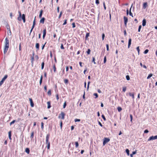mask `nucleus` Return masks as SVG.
Here are the masks:
<instances>
[{"label":"nucleus","mask_w":157,"mask_h":157,"mask_svg":"<svg viewBox=\"0 0 157 157\" xmlns=\"http://www.w3.org/2000/svg\"><path fill=\"white\" fill-rule=\"evenodd\" d=\"M95 3L97 4H98L99 3V0H95Z\"/></svg>","instance_id":"nucleus-52"},{"label":"nucleus","mask_w":157,"mask_h":157,"mask_svg":"<svg viewBox=\"0 0 157 157\" xmlns=\"http://www.w3.org/2000/svg\"><path fill=\"white\" fill-rule=\"evenodd\" d=\"M146 20L145 19H144L142 21V25L143 26H144L146 25Z\"/></svg>","instance_id":"nucleus-13"},{"label":"nucleus","mask_w":157,"mask_h":157,"mask_svg":"<svg viewBox=\"0 0 157 157\" xmlns=\"http://www.w3.org/2000/svg\"><path fill=\"white\" fill-rule=\"evenodd\" d=\"M65 116V114L63 112H61L60 114L59 115L58 118H61L62 120H63L64 119Z\"/></svg>","instance_id":"nucleus-2"},{"label":"nucleus","mask_w":157,"mask_h":157,"mask_svg":"<svg viewBox=\"0 0 157 157\" xmlns=\"http://www.w3.org/2000/svg\"><path fill=\"white\" fill-rule=\"evenodd\" d=\"M33 136H34V132H33L32 133H31V136H30V138H33Z\"/></svg>","instance_id":"nucleus-33"},{"label":"nucleus","mask_w":157,"mask_h":157,"mask_svg":"<svg viewBox=\"0 0 157 157\" xmlns=\"http://www.w3.org/2000/svg\"><path fill=\"white\" fill-rule=\"evenodd\" d=\"M91 12L95 13H94V9H92L91 10Z\"/></svg>","instance_id":"nucleus-58"},{"label":"nucleus","mask_w":157,"mask_h":157,"mask_svg":"<svg viewBox=\"0 0 157 157\" xmlns=\"http://www.w3.org/2000/svg\"><path fill=\"white\" fill-rule=\"evenodd\" d=\"M126 90V87H124L123 88V90L124 92H125Z\"/></svg>","instance_id":"nucleus-51"},{"label":"nucleus","mask_w":157,"mask_h":157,"mask_svg":"<svg viewBox=\"0 0 157 157\" xmlns=\"http://www.w3.org/2000/svg\"><path fill=\"white\" fill-rule=\"evenodd\" d=\"M124 25H125V26H126L127 25V24L128 21V19L127 17L124 16Z\"/></svg>","instance_id":"nucleus-6"},{"label":"nucleus","mask_w":157,"mask_h":157,"mask_svg":"<svg viewBox=\"0 0 157 157\" xmlns=\"http://www.w3.org/2000/svg\"><path fill=\"white\" fill-rule=\"evenodd\" d=\"M133 5L132 4V6H131L130 8V11H129V15L130 16H132V17H133V14H132V12H131V8H132V6Z\"/></svg>","instance_id":"nucleus-18"},{"label":"nucleus","mask_w":157,"mask_h":157,"mask_svg":"<svg viewBox=\"0 0 157 157\" xmlns=\"http://www.w3.org/2000/svg\"><path fill=\"white\" fill-rule=\"evenodd\" d=\"M18 13L19 14V16L17 18V20L19 21H21V17L22 15H21V13L20 11H18Z\"/></svg>","instance_id":"nucleus-8"},{"label":"nucleus","mask_w":157,"mask_h":157,"mask_svg":"<svg viewBox=\"0 0 157 157\" xmlns=\"http://www.w3.org/2000/svg\"><path fill=\"white\" fill-rule=\"evenodd\" d=\"M117 110L118 112H121L122 110L121 108V107H118L117 108Z\"/></svg>","instance_id":"nucleus-30"},{"label":"nucleus","mask_w":157,"mask_h":157,"mask_svg":"<svg viewBox=\"0 0 157 157\" xmlns=\"http://www.w3.org/2000/svg\"><path fill=\"white\" fill-rule=\"evenodd\" d=\"M46 44V42L45 43V44L43 45L42 46V50H43L44 49V48L45 47V44Z\"/></svg>","instance_id":"nucleus-61"},{"label":"nucleus","mask_w":157,"mask_h":157,"mask_svg":"<svg viewBox=\"0 0 157 157\" xmlns=\"http://www.w3.org/2000/svg\"><path fill=\"white\" fill-rule=\"evenodd\" d=\"M67 20L66 19L64 20V22L63 23V25H64L67 24Z\"/></svg>","instance_id":"nucleus-54"},{"label":"nucleus","mask_w":157,"mask_h":157,"mask_svg":"<svg viewBox=\"0 0 157 157\" xmlns=\"http://www.w3.org/2000/svg\"><path fill=\"white\" fill-rule=\"evenodd\" d=\"M75 147L76 148H77L78 146V142H75Z\"/></svg>","instance_id":"nucleus-32"},{"label":"nucleus","mask_w":157,"mask_h":157,"mask_svg":"<svg viewBox=\"0 0 157 157\" xmlns=\"http://www.w3.org/2000/svg\"><path fill=\"white\" fill-rule=\"evenodd\" d=\"M50 135L48 134L47 135L46 138V144H47V149H49L50 148V142L48 141L49 139V138Z\"/></svg>","instance_id":"nucleus-1"},{"label":"nucleus","mask_w":157,"mask_h":157,"mask_svg":"<svg viewBox=\"0 0 157 157\" xmlns=\"http://www.w3.org/2000/svg\"><path fill=\"white\" fill-rule=\"evenodd\" d=\"M89 36V33H86L85 38H87Z\"/></svg>","instance_id":"nucleus-55"},{"label":"nucleus","mask_w":157,"mask_h":157,"mask_svg":"<svg viewBox=\"0 0 157 157\" xmlns=\"http://www.w3.org/2000/svg\"><path fill=\"white\" fill-rule=\"evenodd\" d=\"M80 121V120L79 119H76L75 120V122H79Z\"/></svg>","instance_id":"nucleus-47"},{"label":"nucleus","mask_w":157,"mask_h":157,"mask_svg":"<svg viewBox=\"0 0 157 157\" xmlns=\"http://www.w3.org/2000/svg\"><path fill=\"white\" fill-rule=\"evenodd\" d=\"M31 62H33V61H34V57L33 56V57H32L31 58Z\"/></svg>","instance_id":"nucleus-62"},{"label":"nucleus","mask_w":157,"mask_h":157,"mask_svg":"<svg viewBox=\"0 0 157 157\" xmlns=\"http://www.w3.org/2000/svg\"><path fill=\"white\" fill-rule=\"evenodd\" d=\"M94 95L95 96V98H98V94L97 93H95L94 94Z\"/></svg>","instance_id":"nucleus-53"},{"label":"nucleus","mask_w":157,"mask_h":157,"mask_svg":"<svg viewBox=\"0 0 157 157\" xmlns=\"http://www.w3.org/2000/svg\"><path fill=\"white\" fill-rule=\"evenodd\" d=\"M29 101H30L31 106L32 107H33L34 106V103H33V101L32 99V98H29Z\"/></svg>","instance_id":"nucleus-10"},{"label":"nucleus","mask_w":157,"mask_h":157,"mask_svg":"<svg viewBox=\"0 0 157 157\" xmlns=\"http://www.w3.org/2000/svg\"><path fill=\"white\" fill-rule=\"evenodd\" d=\"M46 29H44L43 30V39H44L45 36H46Z\"/></svg>","instance_id":"nucleus-9"},{"label":"nucleus","mask_w":157,"mask_h":157,"mask_svg":"<svg viewBox=\"0 0 157 157\" xmlns=\"http://www.w3.org/2000/svg\"><path fill=\"white\" fill-rule=\"evenodd\" d=\"M9 48V47H5V46L4 48V54H5L7 52L8 49Z\"/></svg>","instance_id":"nucleus-14"},{"label":"nucleus","mask_w":157,"mask_h":157,"mask_svg":"<svg viewBox=\"0 0 157 157\" xmlns=\"http://www.w3.org/2000/svg\"><path fill=\"white\" fill-rule=\"evenodd\" d=\"M48 104L47 108L48 109H50L51 108V103L50 101H48L47 102Z\"/></svg>","instance_id":"nucleus-16"},{"label":"nucleus","mask_w":157,"mask_h":157,"mask_svg":"<svg viewBox=\"0 0 157 157\" xmlns=\"http://www.w3.org/2000/svg\"><path fill=\"white\" fill-rule=\"evenodd\" d=\"M106 56H105L104 57V63H105L106 62Z\"/></svg>","instance_id":"nucleus-38"},{"label":"nucleus","mask_w":157,"mask_h":157,"mask_svg":"<svg viewBox=\"0 0 157 157\" xmlns=\"http://www.w3.org/2000/svg\"><path fill=\"white\" fill-rule=\"evenodd\" d=\"M9 134V138L10 140H11V131H10L8 132Z\"/></svg>","instance_id":"nucleus-19"},{"label":"nucleus","mask_w":157,"mask_h":157,"mask_svg":"<svg viewBox=\"0 0 157 157\" xmlns=\"http://www.w3.org/2000/svg\"><path fill=\"white\" fill-rule=\"evenodd\" d=\"M102 117L104 121H105L106 120L105 117L104 115L102 114Z\"/></svg>","instance_id":"nucleus-48"},{"label":"nucleus","mask_w":157,"mask_h":157,"mask_svg":"<svg viewBox=\"0 0 157 157\" xmlns=\"http://www.w3.org/2000/svg\"><path fill=\"white\" fill-rule=\"evenodd\" d=\"M56 98L57 100H58L59 99V96H58V94H57L56 95Z\"/></svg>","instance_id":"nucleus-64"},{"label":"nucleus","mask_w":157,"mask_h":157,"mask_svg":"<svg viewBox=\"0 0 157 157\" xmlns=\"http://www.w3.org/2000/svg\"><path fill=\"white\" fill-rule=\"evenodd\" d=\"M25 152L28 154H29V153L30 152V150L29 148H26L25 150Z\"/></svg>","instance_id":"nucleus-22"},{"label":"nucleus","mask_w":157,"mask_h":157,"mask_svg":"<svg viewBox=\"0 0 157 157\" xmlns=\"http://www.w3.org/2000/svg\"><path fill=\"white\" fill-rule=\"evenodd\" d=\"M15 120H14L12 122H11L10 123V125H11L12 124H13L15 123Z\"/></svg>","instance_id":"nucleus-37"},{"label":"nucleus","mask_w":157,"mask_h":157,"mask_svg":"<svg viewBox=\"0 0 157 157\" xmlns=\"http://www.w3.org/2000/svg\"><path fill=\"white\" fill-rule=\"evenodd\" d=\"M108 142V138H105L104 139L103 142V145H105V144Z\"/></svg>","instance_id":"nucleus-7"},{"label":"nucleus","mask_w":157,"mask_h":157,"mask_svg":"<svg viewBox=\"0 0 157 157\" xmlns=\"http://www.w3.org/2000/svg\"><path fill=\"white\" fill-rule=\"evenodd\" d=\"M41 128L42 129L44 128V123L43 122L41 123Z\"/></svg>","instance_id":"nucleus-45"},{"label":"nucleus","mask_w":157,"mask_h":157,"mask_svg":"<svg viewBox=\"0 0 157 157\" xmlns=\"http://www.w3.org/2000/svg\"><path fill=\"white\" fill-rule=\"evenodd\" d=\"M68 81L67 79H65L64 80V82L65 84H67L68 82Z\"/></svg>","instance_id":"nucleus-41"},{"label":"nucleus","mask_w":157,"mask_h":157,"mask_svg":"<svg viewBox=\"0 0 157 157\" xmlns=\"http://www.w3.org/2000/svg\"><path fill=\"white\" fill-rule=\"evenodd\" d=\"M126 78L127 80H130V77L129 75H126Z\"/></svg>","instance_id":"nucleus-42"},{"label":"nucleus","mask_w":157,"mask_h":157,"mask_svg":"<svg viewBox=\"0 0 157 157\" xmlns=\"http://www.w3.org/2000/svg\"><path fill=\"white\" fill-rule=\"evenodd\" d=\"M157 139V135L150 137L148 139L147 141H149L151 140H155Z\"/></svg>","instance_id":"nucleus-4"},{"label":"nucleus","mask_w":157,"mask_h":157,"mask_svg":"<svg viewBox=\"0 0 157 157\" xmlns=\"http://www.w3.org/2000/svg\"><path fill=\"white\" fill-rule=\"evenodd\" d=\"M66 102L65 101L63 105V108H65L66 106Z\"/></svg>","instance_id":"nucleus-46"},{"label":"nucleus","mask_w":157,"mask_h":157,"mask_svg":"<svg viewBox=\"0 0 157 157\" xmlns=\"http://www.w3.org/2000/svg\"><path fill=\"white\" fill-rule=\"evenodd\" d=\"M95 59L94 57H93L92 62H93L94 64H96V63L95 62Z\"/></svg>","instance_id":"nucleus-56"},{"label":"nucleus","mask_w":157,"mask_h":157,"mask_svg":"<svg viewBox=\"0 0 157 157\" xmlns=\"http://www.w3.org/2000/svg\"><path fill=\"white\" fill-rule=\"evenodd\" d=\"M44 90L46 91L47 90V86H44Z\"/></svg>","instance_id":"nucleus-63"},{"label":"nucleus","mask_w":157,"mask_h":157,"mask_svg":"<svg viewBox=\"0 0 157 157\" xmlns=\"http://www.w3.org/2000/svg\"><path fill=\"white\" fill-rule=\"evenodd\" d=\"M87 54L88 55L90 54V49H88L86 52Z\"/></svg>","instance_id":"nucleus-36"},{"label":"nucleus","mask_w":157,"mask_h":157,"mask_svg":"<svg viewBox=\"0 0 157 157\" xmlns=\"http://www.w3.org/2000/svg\"><path fill=\"white\" fill-rule=\"evenodd\" d=\"M131 41H132V39L131 38H130L128 40V48H129L130 47V46L131 44Z\"/></svg>","instance_id":"nucleus-17"},{"label":"nucleus","mask_w":157,"mask_h":157,"mask_svg":"<svg viewBox=\"0 0 157 157\" xmlns=\"http://www.w3.org/2000/svg\"><path fill=\"white\" fill-rule=\"evenodd\" d=\"M140 65L141 66V67H143L145 68H147L146 66L145 65H143L142 63H140Z\"/></svg>","instance_id":"nucleus-34"},{"label":"nucleus","mask_w":157,"mask_h":157,"mask_svg":"<svg viewBox=\"0 0 157 157\" xmlns=\"http://www.w3.org/2000/svg\"><path fill=\"white\" fill-rule=\"evenodd\" d=\"M105 37V35L104 33H103L102 34V40H104V38Z\"/></svg>","instance_id":"nucleus-60"},{"label":"nucleus","mask_w":157,"mask_h":157,"mask_svg":"<svg viewBox=\"0 0 157 157\" xmlns=\"http://www.w3.org/2000/svg\"><path fill=\"white\" fill-rule=\"evenodd\" d=\"M62 11H61L60 13V14L59 15V17H58V18L59 19L61 17V16H62Z\"/></svg>","instance_id":"nucleus-39"},{"label":"nucleus","mask_w":157,"mask_h":157,"mask_svg":"<svg viewBox=\"0 0 157 157\" xmlns=\"http://www.w3.org/2000/svg\"><path fill=\"white\" fill-rule=\"evenodd\" d=\"M53 69L54 70V72H56V67L55 65L54 64L53 65Z\"/></svg>","instance_id":"nucleus-27"},{"label":"nucleus","mask_w":157,"mask_h":157,"mask_svg":"<svg viewBox=\"0 0 157 157\" xmlns=\"http://www.w3.org/2000/svg\"><path fill=\"white\" fill-rule=\"evenodd\" d=\"M60 48L62 49H64V47H63V44H61Z\"/></svg>","instance_id":"nucleus-43"},{"label":"nucleus","mask_w":157,"mask_h":157,"mask_svg":"<svg viewBox=\"0 0 157 157\" xmlns=\"http://www.w3.org/2000/svg\"><path fill=\"white\" fill-rule=\"evenodd\" d=\"M126 153H127V154L128 155H129V150L128 149H126Z\"/></svg>","instance_id":"nucleus-29"},{"label":"nucleus","mask_w":157,"mask_h":157,"mask_svg":"<svg viewBox=\"0 0 157 157\" xmlns=\"http://www.w3.org/2000/svg\"><path fill=\"white\" fill-rule=\"evenodd\" d=\"M130 121L131 122H132V114H130Z\"/></svg>","instance_id":"nucleus-50"},{"label":"nucleus","mask_w":157,"mask_h":157,"mask_svg":"<svg viewBox=\"0 0 157 157\" xmlns=\"http://www.w3.org/2000/svg\"><path fill=\"white\" fill-rule=\"evenodd\" d=\"M72 27L73 28H75V23H72Z\"/></svg>","instance_id":"nucleus-57"},{"label":"nucleus","mask_w":157,"mask_h":157,"mask_svg":"<svg viewBox=\"0 0 157 157\" xmlns=\"http://www.w3.org/2000/svg\"><path fill=\"white\" fill-rule=\"evenodd\" d=\"M21 18L22 19L24 23H25V15L24 14H23L21 16Z\"/></svg>","instance_id":"nucleus-11"},{"label":"nucleus","mask_w":157,"mask_h":157,"mask_svg":"<svg viewBox=\"0 0 157 157\" xmlns=\"http://www.w3.org/2000/svg\"><path fill=\"white\" fill-rule=\"evenodd\" d=\"M149 131L147 129H146L144 131V133H147Z\"/></svg>","instance_id":"nucleus-59"},{"label":"nucleus","mask_w":157,"mask_h":157,"mask_svg":"<svg viewBox=\"0 0 157 157\" xmlns=\"http://www.w3.org/2000/svg\"><path fill=\"white\" fill-rule=\"evenodd\" d=\"M48 94L49 95H51V90H49L48 92Z\"/></svg>","instance_id":"nucleus-35"},{"label":"nucleus","mask_w":157,"mask_h":157,"mask_svg":"<svg viewBox=\"0 0 157 157\" xmlns=\"http://www.w3.org/2000/svg\"><path fill=\"white\" fill-rule=\"evenodd\" d=\"M90 81H89L88 82L87 84V90L88 91L89 90V85L90 83Z\"/></svg>","instance_id":"nucleus-28"},{"label":"nucleus","mask_w":157,"mask_h":157,"mask_svg":"<svg viewBox=\"0 0 157 157\" xmlns=\"http://www.w3.org/2000/svg\"><path fill=\"white\" fill-rule=\"evenodd\" d=\"M136 151H133L132 152V153L130 155V156L131 157H133V155L136 154Z\"/></svg>","instance_id":"nucleus-25"},{"label":"nucleus","mask_w":157,"mask_h":157,"mask_svg":"<svg viewBox=\"0 0 157 157\" xmlns=\"http://www.w3.org/2000/svg\"><path fill=\"white\" fill-rule=\"evenodd\" d=\"M36 23L35 21V20L33 21V25L31 29H33L35 27V25Z\"/></svg>","instance_id":"nucleus-24"},{"label":"nucleus","mask_w":157,"mask_h":157,"mask_svg":"<svg viewBox=\"0 0 157 157\" xmlns=\"http://www.w3.org/2000/svg\"><path fill=\"white\" fill-rule=\"evenodd\" d=\"M141 27H142V26L141 25H140L139 26V28H138V31L139 32H140V29H141Z\"/></svg>","instance_id":"nucleus-49"},{"label":"nucleus","mask_w":157,"mask_h":157,"mask_svg":"<svg viewBox=\"0 0 157 157\" xmlns=\"http://www.w3.org/2000/svg\"><path fill=\"white\" fill-rule=\"evenodd\" d=\"M43 10H41L40 11V14L39 15V17L40 18H41V17H42V14H43Z\"/></svg>","instance_id":"nucleus-15"},{"label":"nucleus","mask_w":157,"mask_h":157,"mask_svg":"<svg viewBox=\"0 0 157 157\" xmlns=\"http://www.w3.org/2000/svg\"><path fill=\"white\" fill-rule=\"evenodd\" d=\"M152 74H150L147 77V79L150 78L152 76Z\"/></svg>","instance_id":"nucleus-31"},{"label":"nucleus","mask_w":157,"mask_h":157,"mask_svg":"<svg viewBox=\"0 0 157 157\" xmlns=\"http://www.w3.org/2000/svg\"><path fill=\"white\" fill-rule=\"evenodd\" d=\"M5 47H9V41L7 38H6L5 39Z\"/></svg>","instance_id":"nucleus-5"},{"label":"nucleus","mask_w":157,"mask_h":157,"mask_svg":"<svg viewBox=\"0 0 157 157\" xmlns=\"http://www.w3.org/2000/svg\"><path fill=\"white\" fill-rule=\"evenodd\" d=\"M44 62H43L41 63V69H43L44 68Z\"/></svg>","instance_id":"nucleus-26"},{"label":"nucleus","mask_w":157,"mask_h":157,"mask_svg":"<svg viewBox=\"0 0 157 157\" xmlns=\"http://www.w3.org/2000/svg\"><path fill=\"white\" fill-rule=\"evenodd\" d=\"M136 49H137V50L138 51V55H139L140 50L139 49V46L138 47H137Z\"/></svg>","instance_id":"nucleus-40"},{"label":"nucleus","mask_w":157,"mask_h":157,"mask_svg":"<svg viewBox=\"0 0 157 157\" xmlns=\"http://www.w3.org/2000/svg\"><path fill=\"white\" fill-rule=\"evenodd\" d=\"M7 77V75H5L4 77L2 79L1 81L0 82V86H1L2 84L4 82L6 79Z\"/></svg>","instance_id":"nucleus-3"},{"label":"nucleus","mask_w":157,"mask_h":157,"mask_svg":"<svg viewBox=\"0 0 157 157\" xmlns=\"http://www.w3.org/2000/svg\"><path fill=\"white\" fill-rule=\"evenodd\" d=\"M36 47L38 50L39 48V44L38 43H36Z\"/></svg>","instance_id":"nucleus-23"},{"label":"nucleus","mask_w":157,"mask_h":157,"mask_svg":"<svg viewBox=\"0 0 157 157\" xmlns=\"http://www.w3.org/2000/svg\"><path fill=\"white\" fill-rule=\"evenodd\" d=\"M148 52V49H146L145 50V51L144 52V54H146Z\"/></svg>","instance_id":"nucleus-44"},{"label":"nucleus","mask_w":157,"mask_h":157,"mask_svg":"<svg viewBox=\"0 0 157 157\" xmlns=\"http://www.w3.org/2000/svg\"><path fill=\"white\" fill-rule=\"evenodd\" d=\"M129 96L132 97L133 99L134 98V96L133 93H129Z\"/></svg>","instance_id":"nucleus-20"},{"label":"nucleus","mask_w":157,"mask_h":157,"mask_svg":"<svg viewBox=\"0 0 157 157\" xmlns=\"http://www.w3.org/2000/svg\"><path fill=\"white\" fill-rule=\"evenodd\" d=\"M147 2H145L143 4V7L144 9L146 8L147 6Z\"/></svg>","instance_id":"nucleus-21"},{"label":"nucleus","mask_w":157,"mask_h":157,"mask_svg":"<svg viewBox=\"0 0 157 157\" xmlns=\"http://www.w3.org/2000/svg\"><path fill=\"white\" fill-rule=\"evenodd\" d=\"M45 20V18L44 17H42L41 20H40V23H42L43 24H44V21Z\"/></svg>","instance_id":"nucleus-12"}]
</instances>
